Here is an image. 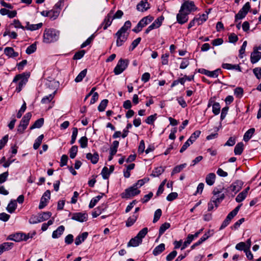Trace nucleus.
I'll list each match as a JSON object with an SVG mask.
<instances>
[{
  "instance_id": "11",
  "label": "nucleus",
  "mask_w": 261,
  "mask_h": 261,
  "mask_svg": "<svg viewBox=\"0 0 261 261\" xmlns=\"http://www.w3.org/2000/svg\"><path fill=\"white\" fill-rule=\"evenodd\" d=\"M197 7L195 6L194 3L193 1L185 2H184L181 7V11H184L189 14L191 12L197 10Z\"/></svg>"
},
{
  "instance_id": "25",
  "label": "nucleus",
  "mask_w": 261,
  "mask_h": 261,
  "mask_svg": "<svg viewBox=\"0 0 261 261\" xmlns=\"http://www.w3.org/2000/svg\"><path fill=\"white\" fill-rule=\"evenodd\" d=\"M88 233L87 232H84L76 237L75 240V244L76 245H80L87 238Z\"/></svg>"
},
{
  "instance_id": "35",
  "label": "nucleus",
  "mask_w": 261,
  "mask_h": 261,
  "mask_svg": "<svg viewBox=\"0 0 261 261\" xmlns=\"http://www.w3.org/2000/svg\"><path fill=\"white\" fill-rule=\"evenodd\" d=\"M234 217L231 214L229 213L225 219L222 222L221 226L220 227V229H223L225 228L230 223L231 219Z\"/></svg>"
},
{
  "instance_id": "2",
  "label": "nucleus",
  "mask_w": 261,
  "mask_h": 261,
  "mask_svg": "<svg viewBox=\"0 0 261 261\" xmlns=\"http://www.w3.org/2000/svg\"><path fill=\"white\" fill-rule=\"evenodd\" d=\"M59 32L53 29H46L43 34V41L45 43H50L59 39Z\"/></svg>"
},
{
  "instance_id": "20",
  "label": "nucleus",
  "mask_w": 261,
  "mask_h": 261,
  "mask_svg": "<svg viewBox=\"0 0 261 261\" xmlns=\"http://www.w3.org/2000/svg\"><path fill=\"white\" fill-rule=\"evenodd\" d=\"M162 24V20L159 18L156 19L151 25H150L145 30V33L148 34L151 30L159 28Z\"/></svg>"
},
{
  "instance_id": "55",
  "label": "nucleus",
  "mask_w": 261,
  "mask_h": 261,
  "mask_svg": "<svg viewBox=\"0 0 261 261\" xmlns=\"http://www.w3.org/2000/svg\"><path fill=\"white\" fill-rule=\"evenodd\" d=\"M85 54V51L84 50H80V51L76 52L74 54V55L73 57V60H80L83 57V56H84Z\"/></svg>"
},
{
  "instance_id": "59",
  "label": "nucleus",
  "mask_w": 261,
  "mask_h": 261,
  "mask_svg": "<svg viewBox=\"0 0 261 261\" xmlns=\"http://www.w3.org/2000/svg\"><path fill=\"white\" fill-rule=\"evenodd\" d=\"M101 174L102 175V176L103 179H108L110 174L109 169L106 167H103L101 171Z\"/></svg>"
},
{
  "instance_id": "16",
  "label": "nucleus",
  "mask_w": 261,
  "mask_h": 261,
  "mask_svg": "<svg viewBox=\"0 0 261 261\" xmlns=\"http://www.w3.org/2000/svg\"><path fill=\"white\" fill-rule=\"evenodd\" d=\"M113 18V12L111 11L105 17L101 25H103V29L106 30L112 24Z\"/></svg>"
},
{
  "instance_id": "44",
  "label": "nucleus",
  "mask_w": 261,
  "mask_h": 261,
  "mask_svg": "<svg viewBox=\"0 0 261 261\" xmlns=\"http://www.w3.org/2000/svg\"><path fill=\"white\" fill-rule=\"evenodd\" d=\"M56 92V91H55L53 93L50 94L48 96L44 97L41 100V102L42 103H48L49 102H50L51 100L54 98Z\"/></svg>"
},
{
  "instance_id": "62",
  "label": "nucleus",
  "mask_w": 261,
  "mask_h": 261,
  "mask_svg": "<svg viewBox=\"0 0 261 261\" xmlns=\"http://www.w3.org/2000/svg\"><path fill=\"white\" fill-rule=\"evenodd\" d=\"M26 109H27L26 103L25 102H24L22 104V105L21 106V108L20 109V110H19V111L18 112V113L17 114V117L18 118H20L21 117L22 114L24 112Z\"/></svg>"
},
{
  "instance_id": "15",
  "label": "nucleus",
  "mask_w": 261,
  "mask_h": 261,
  "mask_svg": "<svg viewBox=\"0 0 261 261\" xmlns=\"http://www.w3.org/2000/svg\"><path fill=\"white\" fill-rule=\"evenodd\" d=\"M243 185V182L241 180H238L233 182L228 188L229 190L236 194L242 189Z\"/></svg>"
},
{
  "instance_id": "57",
  "label": "nucleus",
  "mask_w": 261,
  "mask_h": 261,
  "mask_svg": "<svg viewBox=\"0 0 261 261\" xmlns=\"http://www.w3.org/2000/svg\"><path fill=\"white\" fill-rule=\"evenodd\" d=\"M243 89L241 87H237L234 90V94L238 98H241L243 94Z\"/></svg>"
},
{
  "instance_id": "41",
  "label": "nucleus",
  "mask_w": 261,
  "mask_h": 261,
  "mask_svg": "<svg viewBox=\"0 0 261 261\" xmlns=\"http://www.w3.org/2000/svg\"><path fill=\"white\" fill-rule=\"evenodd\" d=\"M60 13L59 10L53 9L49 11V17L53 20H55L59 16Z\"/></svg>"
},
{
  "instance_id": "54",
  "label": "nucleus",
  "mask_w": 261,
  "mask_h": 261,
  "mask_svg": "<svg viewBox=\"0 0 261 261\" xmlns=\"http://www.w3.org/2000/svg\"><path fill=\"white\" fill-rule=\"evenodd\" d=\"M161 215L162 210L160 208L157 209L154 212L153 223H156L159 220Z\"/></svg>"
},
{
  "instance_id": "38",
  "label": "nucleus",
  "mask_w": 261,
  "mask_h": 261,
  "mask_svg": "<svg viewBox=\"0 0 261 261\" xmlns=\"http://www.w3.org/2000/svg\"><path fill=\"white\" fill-rule=\"evenodd\" d=\"M51 213L50 212H43L42 213L40 214L39 216V218L40 219V221L41 222L44 221L45 220H48L51 216Z\"/></svg>"
},
{
  "instance_id": "47",
  "label": "nucleus",
  "mask_w": 261,
  "mask_h": 261,
  "mask_svg": "<svg viewBox=\"0 0 261 261\" xmlns=\"http://www.w3.org/2000/svg\"><path fill=\"white\" fill-rule=\"evenodd\" d=\"M108 99H103L102 100L99 105L98 107V110L99 112H103L105 111L106 107L107 106V105L108 103Z\"/></svg>"
},
{
  "instance_id": "42",
  "label": "nucleus",
  "mask_w": 261,
  "mask_h": 261,
  "mask_svg": "<svg viewBox=\"0 0 261 261\" xmlns=\"http://www.w3.org/2000/svg\"><path fill=\"white\" fill-rule=\"evenodd\" d=\"M87 72V69H85L83 70H82L75 79V82L76 83H79L81 82L83 80V79L86 76Z\"/></svg>"
},
{
  "instance_id": "10",
  "label": "nucleus",
  "mask_w": 261,
  "mask_h": 261,
  "mask_svg": "<svg viewBox=\"0 0 261 261\" xmlns=\"http://www.w3.org/2000/svg\"><path fill=\"white\" fill-rule=\"evenodd\" d=\"M115 36L116 38V46L120 47L127 40L128 34H124L118 31Z\"/></svg>"
},
{
  "instance_id": "4",
  "label": "nucleus",
  "mask_w": 261,
  "mask_h": 261,
  "mask_svg": "<svg viewBox=\"0 0 261 261\" xmlns=\"http://www.w3.org/2000/svg\"><path fill=\"white\" fill-rule=\"evenodd\" d=\"M30 76L29 73L23 72L21 74H17L13 80V83H17L18 85L16 88V91L19 92L22 90V87L27 84L28 78Z\"/></svg>"
},
{
  "instance_id": "7",
  "label": "nucleus",
  "mask_w": 261,
  "mask_h": 261,
  "mask_svg": "<svg viewBox=\"0 0 261 261\" xmlns=\"http://www.w3.org/2000/svg\"><path fill=\"white\" fill-rule=\"evenodd\" d=\"M128 61L121 59L117 63L114 69V72L116 75L121 73L127 67Z\"/></svg>"
},
{
  "instance_id": "46",
  "label": "nucleus",
  "mask_w": 261,
  "mask_h": 261,
  "mask_svg": "<svg viewBox=\"0 0 261 261\" xmlns=\"http://www.w3.org/2000/svg\"><path fill=\"white\" fill-rule=\"evenodd\" d=\"M187 166V164L186 163L181 164L180 165L176 166L175 167L171 173V175H173V174L179 173L184 168H185Z\"/></svg>"
},
{
  "instance_id": "37",
  "label": "nucleus",
  "mask_w": 261,
  "mask_h": 261,
  "mask_svg": "<svg viewBox=\"0 0 261 261\" xmlns=\"http://www.w3.org/2000/svg\"><path fill=\"white\" fill-rule=\"evenodd\" d=\"M132 23L129 20L125 22L124 25L118 30V31L124 34H128L127 31L131 27Z\"/></svg>"
},
{
  "instance_id": "23",
  "label": "nucleus",
  "mask_w": 261,
  "mask_h": 261,
  "mask_svg": "<svg viewBox=\"0 0 261 261\" xmlns=\"http://www.w3.org/2000/svg\"><path fill=\"white\" fill-rule=\"evenodd\" d=\"M153 20V17L149 15L143 17L139 22L138 24L143 29L148 24L150 23Z\"/></svg>"
},
{
  "instance_id": "36",
  "label": "nucleus",
  "mask_w": 261,
  "mask_h": 261,
  "mask_svg": "<svg viewBox=\"0 0 261 261\" xmlns=\"http://www.w3.org/2000/svg\"><path fill=\"white\" fill-rule=\"evenodd\" d=\"M138 217V214H134L132 216L129 217L126 222V226L127 227H130L132 226L136 221Z\"/></svg>"
},
{
  "instance_id": "14",
  "label": "nucleus",
  "mask_w": 261,
  "mask_h": 261,
  "mask_svg": "<svg viewBox=\"0 0 261 261\" xmlns=\"http://www.w3.org/2000/svg\"><path fill=\"white\" fill-rule=\"evenodd\" d=\"M71 219L80 222H83L87 220L88 215L85 213H75L73 214Z\"/></svg>"
},
{
  "instance_id": "22",
  "label": "nucleus",
  "mask_w": 261,
  "mask_h": 261,
  "mask_svg": "<svg viewBox=\"0 0 261 261\" xmlns=\"http://www.w3.org/2000/svg\"><path fill=\"white\" fill-rule=\"evenodd\" d=\"M9 239L15 242H20L25 240V233H16L9 236Z\"/></svg>"
},
{
  "instance_id": "31",
  "label": "nucleus",
  "mask_w": 261,
  "mask_h": 261,
  "mask_svg": "<svg viewBox=\"0 0 261 261\" xmlns=\"http://www.w3.org/2000/svg\"><path fill=\"white\" fill-rule=\"evenodd\" d=\"M165 249V245L164 244L162 243L159 245L157 246L153 249L152 253L154 255L156 256L160 254H161L162 252H163Z\"/></svg>"
},
{
  "instance_id": "1",
  "label": "nucleus",
  "mask_w": 261,
  "mask_h": 261,
  "mask_svg": "<svg viewBox=\"0 0 261 261\" xmlns=\"http://www.w3.org/2000/svg\"><path fill=\"white\" fill-rule=\"evenodd\" d=\"M227 191V189H225L222 186L219 185L214 189L213 191V196L211 201L208 203V211H212L215 206L217 208L219 204L225 198L224 192Z\"/></svg>"
},
{
  "instance_id": "52",
  "label": "nucleus",
  "mask_w": 261,
  "mask_h": 261,
  "mask_svg": "<svg viewBox=\"0 0 261 261\" xmlns=\"http://www.w3.org/2000/svg\"><path fill=\"white\" fill-rule=\"evenodd\" d=\"M36 49L37 46L36 43H33L27 47L25 52L27 54L30 55L34 53L36 50Z\"/></svg>"
},
{
  "instance_id": "56",
  "label": "nucleus",
  "mask_w": 261,
  "mask_h": 261,
  "mask_svg": "<svg viewBox=\"0 0 261 261\" xmlns=\"http://www.w3.org/2000/svg\"><path fill=\"white\" fill-rule=\"evenodd\" d=\"M149 180V178L148 177H145L143 179H140L138 180V181L135 184V186H137L138 188H140L145 183L147 182Z\"/></svg>"
},
{
  "instance_id": "53",
  "label": "nucleus",
  "mask_w": 261,
  "mask_h": 261,
  "mask_svg": "<svg viewBox=\"0 0 261 261\" xmlns=\"http://www.w3.org/2000/svg\"><path fill=\"white\" fill-rule=\"evenodd\" d=\"M141 40V38L140 37L137 38L135 40H134L130 46H129V50L130 51H132L134 50L137 45L139 44Z\"/></svg>"
},
{
  "instance_id": "43",
  "label": "nucleus",
  "mask_w": 261,
  "mask_h": 261,
  "mask_svg": "<svg viewBox=\"0 0 261 261\" xmlns=\"http://www.w3.org/2000/svg\"><path fill=\"white\" fill-rule=\"evenodd\" d=\"M43 138V135H41L35 140V143L33 145V148L34 149H37L39 147Z\"/></svg>"
},
{
  "instance_id": "32",
  "label": "nucleus",
  "mask_w": 261,
  "mask_h": 261,
  "mask_svg": "<svg viewBox=\"0 0 261 261\" xmlns=\"http://www.w3.org/2000/svg\"><path fill=\"white\" fill-rule=\"evenodd\" d=\"M17 207L16 200H11L7 207V211L10 213H13Z\"/></svg>"
},
{
  "instance_id": "49",
  "label": "nucleus",
  "mask_w": 261,
  "mask_h": 261,
  "mask_svg": "<svg viewBox=\"0 0 261 261\" xmlns=\"http://www.w3.org/2000/svg\"><path fill=\"white\" fill-rule=\"evenodd\" d=\"M221 72V69H217L216 70L214 71H208L207 75L209 77H218V75Z\"/></svg>"
},
{
  "instance_id": "33",
  "label": "nucleus",
  "mask_w": 261,
  "mask_h": 261,
  "mask_svg": "<svg viewBox=\"0 0 261 261\" xmlns=\"http://www.w3.org/2000/svg\"><path fill=\"white\" fill-rule=\"evenodd\" d=\"M165 171V168L162 167H159L155 168L150 174L151 176L153 177H158L161 175Z\"/></svg>"
},
{
  "instance_id": "50",
  "label": "nucleus",
  "mask_w": 261,
  "mask_h": 261,
  "mask_svg": "<svg viewBox=\"0 0 261 261\" xmlns=\"http://www.w3.org/2000/svg\"><path fill=\"white\" fill-rule=\"evenodd\" d=\"M213 112L215 115H218L220 111V105L219 102H214L213 104Z\"/></svg>"
},
{
  "instance_id": "8",
  "label": "nucleus",
  "mask_w": 261,
  "mask_h": 261,
  "mask_svg": "<svg viewBox=\"0 0 261 261\" xmlns=\"http://www.w3.org/2000/svg\"><path fill=\"white\" fill-rule=\"evenodd\" d=\"M208 18L207 14H203L199 15L198 17H195L192 20H191L188 27L189 29L194 26L196 24L197 25H200L205 22Z\"/></svg>"
},
{
  "instance_id": "60",
  "label": "nucleus",
  "mask_w": 261,
  "mask_h": 261,
  "mask_svg": "<svg viewBox=\"0 0 261 261\" xmlns=\"http://www.w3.org/2000/svg\"><path fill=\"white\" fill-rule=\"evenodd\" d=\"M11 25H14L15 28H20L22 30L25 29V27L23 26L18 19H14Z\"/></svg>"
},
{
  "instance_id": "19",
  "label": "nucleus",
  "mask_w": 261,
  "mask_h": 261,
  "mask_svg": "<svg viewBox=\"0 0 261 261\" xmlns=\"http://www.w3.org/2000/svg\"><path fill=\"white\" fill-rule=\"evenodd\" d=\"M25 29L31 31L37 30L42 27V23L40 22L37 24H30L29 21L25 22Z\"/></svg>"
},
{
  "instance_id": "63",
  "label": "nucleus",
  "mask_w": 261,
  "mask_h": 261,
  "mask_svg": "<svg viewBox=\"0 0 261 261\" xmlns=\"http://www.w3.org/2000/svg\"><path fill=\"white\" fill-rule=\"evenodd\" d=\"M246 196L247 195L245 194V193L242 192L237 195L236 198V200L237 202H241L245 199Z\"/></svg>"
},
{
  "instance_id": "34",
  "label": "nucleus",
  "mask_w": 261,
  "mask_h": 261,
  "mask_svg": "<svg viewBox=\"0 0 261 261\" xmlns=\"http://www.w3.org/2000/svg\"><path fill=\"white\" fill-rule=\"evenodd\" d=\"M244 149V144L243 142L238 143L235 146L234 152L236 155H240L242 154Z\"/></svg>"
},
{
  "instance_id": "26",
  "label": "nucleus",
  "mask_w": 261,
  "mask_h": 261,
  "mask_svg": "<svg viewBox=\"0 0 261 261\" xmlns=\"http://www.w3.org/2000/svg\"><path fill=\"white\" fill-rule=\"evenodd\" d=\"M216 175L214 173H210L208 174L205 177V182L208 186H212L214 185L216 179Z\"/></svg>"
},
{
  "instance_id": "17",
  "label": "nucleus",
  "mask_w": 261,
  "mask_h": 261,
  "mask_svg": "<svg viewBox=\"0 0 261 261\" xmlns=\"http://www.w3.org/2000/svg\"><path fill=\"white\" fill-rule=\"evenodd\" d=\"M261 57L260 52L257 51V48H253V51L251 53L250 56L251 62L252 64L257 62Z\"/></svg>"
},
{
  "instance_id": "18",
  "label": "nucleus",
  "mask_w": 261,
  "mask_h": 261,
  "mask_svg": "<svg viewBox=\"0 0 261 261\" xmlns=\"http://www.w3.org/2000/svg\"><path fill=\"white\" fill-rule=\"evenodd\" d=\"M4 54L9 58H16L18 56V53L14 51L11 47H7L4 49Z\"/></svg>"
},
{
  "instance_id": "40",
  "label": "nucleus",
  "mask_w": 261,
  "mask_h": 261,
  "mask_svg": "<svg viewBox=\"0 0 261 261\" xmlns=\"http://www.w3.org/2000/svg\"><path fill=\"white\" fill-rule=\"evenodd\" d=\"M170 227V224L168 222H165L163 224L159 229V237H160L164 232Z\"/></svg>"
},
{
  "instance_id": "45",
  "label": "nucleus",
  "mask_w": 261,
  "mask_h": 261,
  "mask_svg": "<svg viewBox=\"0 0 261 261\" xmlns=\"http://www.w3.org/2000/svg\"><path fill=\"white\" fill-rule=\"evenodd\" d=\"M103 195V194H102V195L101 196L98 195L92 198L89 205V208H93L96 205L97 202L102 198Z\"/></svg>"
},
{
  "instance_id": "39",
  "label": "nucleus",
  "mask_w": 261,
  "mask_h": 261,
  "mask_svg": "<svg viewBox=\"0 0 261 261\" xmlns=\"http://www.w3.org/2000/svg\"><path fill=\"white\" fill-rule=\"evenodd\" d=\"M44 123V119L41 118L37 120L30 127V129H33L36 128H40Z\"/></svg>"
},
{
  "instance_id": "61",
  "label": "nucleus",
  "mask_w": 261,
  "mask_h": 261,
  "mask_svg": "<svg viewBox=\"0 0 261 261\" xmlns=\"http://www.w3.org/2000/svg\"><path fill=\"white\" fill-rule=\"evenodd\" d=\"M40 222L41 221H40L39 216L32 215L29 219L30 224H34Z\"/></svg>"
},
{
  "instance_id": "30",
  "label": "nucleus",
  "mask_w": 261,
  "mask_h": 261,
  "mask_svg": "<svg viewBox=\"0 0 261 261\" xmlns=\"http://www.w3.org/2000/svg\"><path fill=\"white\" fill-rule=\"evenodd\" d=\"M255 128H251L249 129L244 134L243 136V140L245 142H248L252 137L255 133Z\"/></svg>"
},
{
  "instance_id": "6",
  "label": "nucleus",
  "mask_w": 261,
  "mask_h": 261,
  "mask_svg": "<svg viewBox=\"0 0 261 261\" xmlns=\"http://www.w3.org/2000/svg\"><path fill=\"white\" fill-rule=\"evenodd\" d=\"M138 187L135 186L134 184L133 186L125 190V191L121 194L122 198H129L131 197L138 195L140 193V191L138 190Z\"/></svg>"
},
{
  "instance_id": "29",
  "label": "nucleus",
  "mask_w": 261,
  "mask_h": 261,
  "mask_svg": "<svg viewBox=\"0 0 261 261\" xmlns=\"http://www.w3.org/2000/svg\"><path fill=\"white\" fill-rule=\"evenodd\" d=\"M222 68L228 70H236L241 71V69L239 65H232L228 63H223L222 65Z\"/></svg>"
},
{
  "instance_id": "13",
  "label": "nucleus",
  "mask_w": 261,
  "mask_h": 261,
  "mask_svg": "<svg viewBox=\"0 0 261 261\" xmlns=\"http://www.w3.org/2000/svg\"><path fill=\"white\" fill-rule=\"evenodd\" d=\"M188 13H187L184 11L179 10V13L177 14L176 19L177 21L181 24H182L187 22L188 20Z\"/></svg>"
},
{
  "instance_id": "9",
  "label": "nucleus",
  "mask_w": 261,
  "mask_h": 261,
  "mask_svg": "<svg viewBox=\"0 0 261 261\" xmlns=\"http://www.w3.org/2000/svg\"><path fill=\"white\" fill-rule=\"evenodd\" d=\"M250 9V5L249 2H247L242 7V8L239 11L237 14L235 16V21H237L238 19H242L244 18Z\"/></svg>"
},
{
  "instance_id": "28",
  "label": "nucleus",
  "mask_w": 261,
  "mask_h": 261,
  "mask_svg": "<svg viewBox=\"0 0 261 261\" xmlns=\"http://www.w3.org/2000/svg\"><path fill=\"white\" fill-rule=\"evenodd\" d=\"M14 244L11 242H5L0 244L1 250L2 253L5 251L11 250L13 247Z\"/></svg>"
},
{
  "instance_id": "24",
  "label": "nucleus",
  "mask_w": 261,
  "mask_h": 261,
  "mask_svg": "<svg viewBox=\"0 0 261 261\" xmlns=\"http://www.w3.org/2000/svg\"><path fill=\"white\" fill-rule=\"evenodd\" d=\"M65 227L63 225L59 226L57 229L54 230L52 233V238L53 239H57L59 238L64 232Z\"/></svg>"
},
{
  "instance_id": "51",
  "label": "nucleus",
  "mask_w": 261,
  "mask_h": 261,
  "mask_svg": "<svg viewBox=\"0 0 261 261\" xmlns=\"http://www.w3.org/2000/svg\"><path fill=\"white\" fill-rule=\"evenodd\" d=\"M79 142L82 148H84L87 147L88 139L86 136H84L81 138Z\"/></svg>"
},
{
  "instance_id": "48",
  "label": "nucleus",
  "mask_w": 261,
  "mask_h": 261,
  "mask_svg": "<svg viewBox=\"0 0 261 261\" xmlns=\"http://www.w3.org/2000/svg\"><path fill=\"white\" fill-rule=\"evenodd\" d=\"M78 147L76 145H74L71 147L69 150L70 157L71 159H74L77 154Z\"/></svg>"
},
{
  "instance_id": "3",
  "label": "nucleus",
  "mask_w": 261,
  "mask_h": 261,
  "mask_svg": "<svg viewBox=\"0 0 261 261\" xmlns=\"http://www.w3.org/2000/svg\"><path fill=\"white\" fill-rule=\"evenodd\" d=\"M148 232V228L145 227L141 229L137 235L130 240L127 243V247H137L142 242V239L144 238Z\"/></svg>"
},
{
  "instance_id": "21",
  "label": "nucleus",
  "mask_w": 261,
  "mask_h": 261,
  "mask_svg": "<svg viewBox=\"0 0 261 261\" xmlns=\"http://www.w3.org/2000/svg\"><path fill=\"white\" fill-rule=\"evenodd\" d=\"M149 5L147 2L142 1L137 5V10L141 12L146 11L149 8Z\"/></svg>"
},
{
  "instance_id": "5",
  "label": "nucleus",
  "mask_w": 261,
  "mask_h": 261,
  "mask_svg": "<svg viewBox=\"0 0 261 261\" xmlns=\"http://www.w3.org/2000/svg\"><path fill=\"white\" fill-rule=\"evenodd\" d=\"M32 117L31 112L27 113L22 118L17 128V132L19 134L23 133L24 130L27 128L30 119Z\"/></svg>"
},
{
  "instance_id": "64",
  "label": "nucleus",
  "mask_w": 261,
  "mask_h": 261,
  "mask_svg": "<svg viewBox=\"0 0 261 261\" xmlns=\"http://www.w3.org/2000/svg\"><path fill=\"white\" fill-rule=\"evenodd\" d=\"M177 196L178 194L176 192H172L167 196L166 199L168 201H172L175 199Z\"/></svg>"
},
{
  "instance_id": "58",
  "label": "nucleus",
  "mask_w": 261,
  "mask_h": 261,
  "mask_svg": "<svg viewBox=\"0 0 261 261\" xmlns=\"http://www.w3.org/2000/svg\"><path fill=\"white\" fill-rule=\"evenodd\" d=\"M236 249L238 250H243L244 252L246 251L247 249L246 248V244L244 242H240L237 244L236 246Z\"/></svg>"
},
{
  "instance_id": "27",
  "label": "nucleus",
  "mask_w": 261,
  "mask_h": 261,
  "mask_svg": "<svg viewBox=\"0 0 261 261\" xmlns=\"http://www.w3.org/2000/svg\"><path fill=\"white\" fill-rule=\"evenodd\" d=\"M86 158L90 160L92 163L95 164L98 161L99 155L97 152L94 153L93 154L91 153H88L86 154Z\"/></svg>"
},
{
  "instance_id": "12",
  "label": "nucleus",
  "mask_w": 261,
  "mask_h": 261,
  "mask_svg": "<svg viewBox=\"0 0 261 261\" xmlns=\"http://www.w3.org/2000/svg\"><path fill=\"white\" fill-rule=\"evenodd\" d=\"M50 197V192L49 190H46L43 194L41 198L40 202L39 205V208L42 209L44 208L47 203L48 200Z\"/></svg>"
}]
</instances>
